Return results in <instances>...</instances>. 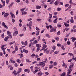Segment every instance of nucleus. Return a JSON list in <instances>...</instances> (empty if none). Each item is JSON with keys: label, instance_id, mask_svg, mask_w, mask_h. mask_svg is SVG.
Here are the masks:
<instances>
[{"label": "nucleus", "instance_id": "nucleus-63", "mask_svg": "<svg viewBox=\"0 0 76 76\" xmlns=\"http://www.w3.org/2000/svg\"><path fill=\"white\" fill-rule=\"evenodd\" d=\"M50 19V18L48 19V20L49 22H51L52 21Z\"/></svg>", "mask_w": 76, "mask_h": 76}, {"label": "nucleus", "instance_id": "nucleus-47", "mask_svg": "<svg viewBox=\"0 0 76 76\" xmlns=\"http://www.w3.org/2000/svg\"><path fill=\"white\" fill-rule=\"evenodd\" d=\"M70 22L72 23H74V20L73 19L70 20Z\"/></svg>", "mask_w": 76, "mask_h": 76}, {"label": "nucleus", "instance_id": "nucleus-37", "mask_svg": "<svg viewBox=\"0 0 76 76\" xmlns=\"http://www.w3.org/2000/svg\"><path fill=\"white\" fill-rule=\"evenodd\" d=\"M67 45H70V41L69 40H68L67 42Z\"/></svg>", "mask_w": 76, "mask_h": 76}, {"label": "nucleus", "instance_id": "nucleus-64", "mask_svg": "<svg viewBox=\"0 0 76 76\" xmlns=\"http://www.w3.org/2000/svg\"><path fill=\"white\" fill-rule=\"evenodd\" d=\"M69 3L70 4H72V0H70Z\"/></svg>", "mask_w": 76, "mask_h": 76}, {"label": "nucleus", "instance_id": "nucleus-62", "mask_svg": "<svg viewBox=\"0 0 76 76\" xmlns=\"http://www.w3.org/2000/svg\"><path fill=\"white\" fill-rule=\"evenodd\" d=\"M53 64L54 66H56V65H57V62H55L53 63Z\"/></svg>", "mask_w": 76, "mask_h": 76}, {"label": "nucleus", "instance_id": "nucleus-48", "mask_svg": "<svg viewBox=\"0 0 76 76\" xmlns=\"http://www.w3.org/2000/svg\"><path fill=\"white\" fill-rule=\"evenodd\" d=\"M73 11H71V12H70V14L71 15H73Z\"/></svg>", "mask_w": 76, "mask_h": 76}, {"label": "nucleus", "instance_id": "nucleus-6", "mask_svg": "<svg viewBox=\"0 0 76 76\" xmlns=\"http://www.w3.org/2000/svg\"><path fill=\"white\" fill-rule=\"evenodd\" d=\"M10 14L12 18H15V16L14 14L12 13V12H11L10 13Z\"/></svg>", "mask_w": 76, "mask_h": 76}, {"label": "nucleus", "instance_id": "nucleus-7", "mask_svg": "<svg viewBox=\"0 0 76 76\" xmlns=\"http://www.w3.org/2000/svg\"><path fill=\"white\" fill-rule=\"evenodd\" d=\"M37 74L38 75H39V76H41L44 74V73H42L41 71H40Z\"/></svg>", "mask_w": 76, "mask_h": 76}, {"label": "nucleus", "instance_id": "nucleus-27", "mask_svg": "<svg viewBox=\"0 0 76 76\" xmlns=\"http://www.w3.org/2000/svg\"><path fill=\"white\" fill-rule=\"evenodd\" d=\"M35 39H36V38L35 37H34L31 40H30V42H32V41H34V40H35Z\"/></svg>", "mask_w": 76, "mask_h": 76}, {"label": "nucleus", "instance_id": "nucleus-22", "mask_svg": "<svg viewBox=\"0 0 76 76\" xmlns=\"http://www.w3.org/2000/svg\"><path fill=\"white\" fill-rule=\"evenodd\" d=\"M42 47H43V49L46 48L47 47V45H46L43 44V46Z\"/></svg>", "mask_w": 76, "mask_h": 76}, {"label": "nucleus", "instance_id": "nucleus-36", "mask_svg": "<svg viewBox=\"0 0 76 76\" xmlns=\"http://www.w3.org/2000/svg\"><path fill=\"white\" fill-rule=\"evenodd\" d=\"M61 48L62 50H65V48H64V45H63Z\"/></svg>", "mask_w": 76, "mask_h": 76}, {"label": "nucleus", "instance_id": "nucleus-1", "mask_svg": "<svg viewBox=\"0 0 76 76\" xmlns=\"http://www.w3.org/2000/svg\"><path fill=\"white\" fill-rule=\"evenodd\" d=\"M37 66L40 67H41V66H42V67H44L45 66V63L42 62H39V64H38Z\"/></svg>", "mask_w": 76, "mask_h": 76}, {"label": "nucleus", "instance_id": "nucleus-5", "mask_svg": "<svg viewBox=\"0 0 76 76\" xmlns=\"http://www.w3.org/2000/svg\"><path fill=\"white\" fill-rule=\"evenodd\" d=\"M2 25L3 26H4V28H6V29H8V27H7V26L6 25V24H5L4 22H2Z\"/></svg>", "mask_w": 76, "mask_h": 76}, {"label": "nucleus", "instance_id": "nucleus-46", "mask_svg": "<svg viewBox=\"0 0 76 76\" xmlns=\"http://www.w3.org/2000/svg\"><path fill=\"white\" fill-rule=\"evenodd\" d=\"M16 61L18 63H20V60L19 59H17Z\"/></svg>", "mask_w": 76, "mask_h": 76}, {"label": "nucleus", "instance_id": "nucleus-3", "mask_svg": "<svg viewBox=\"0 0 76 76\" xmlns=\"http://www.w3.org/2000/svg\"><path fill=\"white\" fill-rule=\"evenodd\" d=\"M48 50V48H47L44 50V52H45L46 51V54H48L50 52V50Z\"/></svg>", "mask_w": 76, "mask_h": 76}, {"label": "nucleus", "instance_id": "nucleus-59", "mask_svg": "<svg viewBox=\"0 0 76 76\" xmlns=\"http://www.w3.org/2000/svg\"><path fill=\"white\" fill-rule=\"evenodd\" d=\"M58 51H56L55 52H54V54H57L58 53Z\"/></svg>", "mask_w": 76, "mask_h": 76}, {"label": "nucleus", "instance_id": "nucleus-21", "mask_svg": "<svg viewBox=\"0 0 76 76\" xmlns=\"http://www.w3.org/2000/svg\"><path fill=\"white\" fill-rule=\"evenodd\" d=\"M49 17L48 18V19H51L52 18V16L53 15L51 14H49Z\"/></svg>", "mask_w": 76, "mask_h": 76}, {"label": "nucleus", "instance_id": "nucleus-28", "mask_svg": "<svg viewBox=\"0 0 76 76\" xmlns=\"http://www.w3.org/2000/svg\"><path fill=\"white\" fill-rule=\"evenodd\" d=\"M66 76V72H64L61 75V76Z\"/></svg>", "mask_w": 76, "mask_h": 76}, {"label": "nucleus", "instance_id": "nucleus-50", "mask_svg": "<svg viewBox=\"0 0 76 76\" xmlns=\"http://www.w3.org/2000/svg\"><path fill=\"white\" fill-rule=\"evenodd\" d=\"M57 46H58V47H61V45L60 44L58 43L57 44Z\"/></svg>", "mask_w": 76, "mask_h": 76}, {"label": "nucleus", "instance_id": "nucleus-35", "mask_svg": "<svg viewBox=\"0 0 76 76\" xmlns=\"http://www.w3.org/2000/svg\"><path fill=\"white\" fill-rule=\"evenodd\" d=\"M45 36H46V37H48V38H50V36L49 35V34H46L45 35Z\"/></svg>", "mask_w": 76, "mask_h": 76}, {"label": "nucleus", "instance_id": "nucleus-39", "mask_svg": "<svg viewBox=\"0 0 76 76\" xmlns=\"http://www.w3.org/2000/svg\"><path fill=\"white\" fill-rule=\"evenodd\" d=\"M73 31L74 32H76V29H72V30L71 31V32H73Z\"/></svg>", "mask_w": 76, "mask_h": 76}, {"label": "nucleus", "instance_id": "nucleus-11", "mask_svg": "<svg viewBox=\"0 0 76 76\" xmlns=\"http://www.w3.org/2000/svg\"><path fill=\"white\" fill-rule=\"evenodd\" d=\"M36 46L37 48H40L41 47V45L39 44H36Z\"/></svg>", "mask_w": 76, "mask_h": 76}, {"label": "nucleus", "instance_id": "nucleus-16", "mask_svg": "<svg viewBox=\"0 0 76 76\" xmlns=\"http://www.w3.org/2000/svg\"><path fill=\"white\" fill-rule=\"evenodd\" d=\"M71 39H72V42H75V41H76V38H74L73 37H72L71 38Z\"/></svg>", "mask_w": 76, "mask_h": 76}, {"label": "nucleus", "instance_id": "nucleus-52", "mask_svg": "<svg viewBox=\"0 0 76 76\" xmlns=\"http://www.w3.org/2000/svg\"><path fill=\"white\" fill-rule=\"evenodd\" d=\"M43 6L44 7L45 9H46L47 8V6L46 5V4H45L43 5Z\"/></svg>", "mask_w": 76, "mask_h": 76}, {"label": "nucleus", "instance_id": "nucleus-45", "mask_svg": "<svg viewBox=\"0 0 76 76\" xmlns=\"http://www.w3.org/2000/svg\"><path fill=\"white\" fill-rule=\"evenodd\" d=\"M26 62H28V63H31V61H29V60L28 59H27L26 60Z\"/></svg>", "mask_w": 76, "mask_h": 76}, {"label": "nucleus", "instance_id": "nucleus-23", "mask_svg": "<svg viewBox=\"0 0 76 76\" xmlns=\"http://www.w3.org/2000/svg\"><path fill=\"white\" fill-rule=\"evenodd\" d=\"M54 4L55 6H57L59 4V3L57 1H56L55 2Z\"/></svg>", "mask_w": 76, "mask_h": 76}, {"label": "nucleus", "instance_id": "nucleus-19", "mask_svg": "<svg viewBox=\"0 0 76 76\" xmlns=\"http://www.w3.org/2000/svg\"><path fill=\"white\" fill-rule=\"evenodd\" d=\"M73 66H74V64L71 65L69 66V69L70 70V69H72V68H73Z\"/></svg>", "mask_w": 76, "mask_h": 76}, {"label": "nucleus", "instance_id": "nucleus-24", "mask_svg": "<svg viewBox=\"0 0 76 76\" xmlns=\"http://www.w3.org/2000/svg\"><path fill=\"white\" fill-rule=\"evenodd\" d=\"M25 26V25H23V27L24 28H23L24 29V31H26V27Z\"/></svg>", "mask_w": 76, "mask_h": 76}, {"label": "nucleus", "instance_id": "nucleus-56", "mask_svg": "<svg viewBox=\"0 0 76 76\" xmlns=\"http://www.w3.org/2000/svg\"><path fill=\"white\" fill-rule=\"evenodd\" d=\"M48 10L49 11H50V10H51V7H50L48 8Z\"/></svg>", "mask_w": 76, "mask_h": 76}, {"label": "nucleus", "instance_id": "nucleus-9", "mask_svg": "<svg viewBox=\"0 0 76 76\" xmlns=\"http://www.w3.org/2000/svg\"><path fill=\"white\" fill-rule=\"evenodd\" d=\"M23 51L24 53H25L26 54L28 53V50H26L25 49H23Z\"/></svg>", "mask_w": 76, "mask_h": 76}, {"label": "nucleus", "instance_id": "nucleus-55", "mask_svg": "<svg viewBox=\"0 0 76 76\" xmlns=\"http://www.w3.org/2000/svg\"><path fill=\"white\" fill-rule=\"evenodd\" d=\"M35 58H38L39 57V56H38L37 55H35Z\"/></svg>", "mask_w": 76, "mask_h": 76}, {"label": "nucleus", "instance_id": "nucleus-38", "mask_svg": "<svg viewBox=\"0 0 76 76\" xmlns=\"http://www.w3.org/2000/svg\"><path fill=\"white\" fill-rule=\"evenodd\" d=\"M14 4V3L13 2L11 3V4L9 6V7H10V6H13Z\"/></svg>", "mask_w": 76, "mask_h": 76}, {"label": "nucleus", "instance_id": "nucleus-32", "mask_svg": "<svg viewBox=\"0 0 76 76\" xmlns=\"http://www.w3.org/2000/svg\"><path fill=\"white\" fill-rule=\"evenodd\" d=\"M57 11H60V10H61V8H59V7H58L57 8Z\"/></svg>", "mask_w": 76, "mask_h": 76}, {"label": "nucleus", "instance_id": "nucleus-58", "mask_svg": "<svg viewBox=\"0 0 76 76\" xmlns=\"http://www.w3.org/2000/svg\"><path fill=\"white\" fill-rule=\"evenodd\" d=\"M37 63V61H34L32 62V64H36Z\"/></svg>", "mask_w": 76, "mask_h": 76}, {"label": "nucleus", "instance_id": "nucleus-13", "mask_svg": "<svg viewBox=\"0 0 76 76\" xmlns=\"http://www.w3.org/2000/svg\"><path fill=\"white\" fill-rule=\"evenodd\" d=\"M9 15L7 13H5L4 15V18H7Z\"/></svg>", "mask_w": 76, "mask_h": 76}, {"label": "nucleus", "instance_id": "nucleus-25", "mask_svg": "<svg viewBox=\"0 0 76 76\" xmlns=\"http://www.w3.org/2000/svg\"><path fill=\"white\" fill-rule=\"evenodd\" d=\"M64 25L66 27H68V26H69V24L67 23H64Z\"/></svg>", "mask_w": 76, "mask_h": 76}, {"label": "nucleus", "instance_id": "nucleus-29", "mask_svg": "<svg viewBox=\"0 0 76 76\" xmlns=\"http://www.w3.org/2000/svg\"><path fill=\"white\" fill-rule=\"evenodd\" d=\"M15 52H16V51L18 50V48L17 46H16L15 47Z\"/></svg>", "mask_w": 76, "mask_h": 76}, {"label": "nucleus", "instance_id": "nucleus-4", "mask_svg": "<svg viewBox=\"0 0 76 76\" xmlns=\"http://www.w3.org/2000/svg\"><path fill=\"white\" fill-rule=\"evenodd\" d=\"M72 71V69H69V68H68V72L67 73V75H70V74H71Z\"/></svg>", "mask_w": 76, "mask_h": 76}, {"label": "nucleus", "instance_id": "nucleus-2", "mask_svg": "<svg viewBox=\"0 0 76 76\" xmlns=\"http://www.w3.org/2000/svg\"><path fill=\"white\" fill-rule=\"evenodd\" d=\"M7 33L8 35V36H9L10 38V39H11V38H12V36L11 35V34H12V33L10 32L9 31H7Z\"/></svg>", "mask_w": 76, "mask_h": 76}, {"label": "nucleus", "instance_id": "nucleus-18", "mask_svg": "<svg viewBox=\"0 0 76 76\" xmlns=\"http://www.w3.org/2000/svg\"><path fill=\"white\" fill-rule=\"evenodd\" d=\"M17 34H18V31H16L14 33L13 35L16 36V35Z\"/></svg>", "mask_w": 76, "mask_h": 76}, {"label": "nucleus", "instance_id": "nucleus-15", "mask_svg": "<svg viewBox=\"0 0 76 76\" xmlns=\"http://www.w3.org/2000/svg\"><path fill=\"white\" fill-rule=\"evenodd\" d=\"M38 43V41L37 40H35L33 42H32V45H34V44H37Z\"/></svg>", "mask_w": 76, "mask_h": 76}, {"label": "nucleus", "instance_id": "nucleus-42", "mask_svg": "<svg viewBox=\"0 0 76 76\" xmlns=\"http://www.w3.org/2000/svg\"><path fill=\"white\" fill-rule=\"evenodd\" d=\"M24 35V34H19L20 37H23Z\"/></svg>", "mask_w": 76, "mask_h": 76}, {"label": "nucleus", "instance_id": "nucleus-30", "mask_svg": "<svg viewBox=\"0 0 76 76\" xmlns=\"http://www.w3.org/2000/svg\"><path fill=\"white\" fill-rule=\"evenodd\" d=\"M53 65H50L49 68L50 69H51L53 68Z\"/></svg>", "mask_w": 76, "mask_h": 76}, {"label": "nucleus", "instance_id": "nucleus-41", "mask_svg": "<svg viewBox=\"0 0 76 76\" xmlns=\"http://www.w3.org/2000/svg\"><path fill=\"white\" fill-rule=\"evenodd\" d=\"M55 39L56 41H58L59 40V37H55Z\"/></svg>", "mask_w": 76, "mask_h": 76}, {"label": "nucleus", "instance_id": "nucleus-44", "mask_svg": "<svg viewBox=\"0 0 76 76\" xmlns=\"http://www.w3.org/2000/svg\"><path fill=\"white\" fill-rule=\"evenodd\" d=\"M6 64L7 66L9 65V61H6Z\"/></svg>", "mask_w": 76, "mask_h": 76}, {"label": "nucleus", "instance_id": "nucleus-8", "mask_svg": "<svg viewBox=\"0 0 76 76\" xmlns=\"http://www.w3.org/2000/svg\"><path fill=\"white\" fill-rule=\"evenodd\" d=\"M22 68H19L18 69V71L17 72V73L18 74H19L20 73V72H22Z\"/></svg>", "mask_w": 76, "mask_h": 76}, {"label": "nucleus", "instance_id": "nucleus-33", "mask_svg": "<svg viewBox=\"0 0 76 76\" xmlns=\"http://www.w3.org/2000/svg\"><path fill=\"white\" fill-rule=\"evenodd\" d=\"M57 26L58 28H60V27H61L62 26L61 24H57Z\"/></svg>", "mask_w": 76, "mask_h": 76}, {"label": "nucleus", "instance_id": "nucleus-17", "mask_svg": "<svg viewBox=\"0 0 76 76\" xmlns=\"http://www.w3.org/2000/svg\"><path fill=\"white\" fill-rule=\"evenodd\" d=\"M57 19H58V18H56L53 21L54 23H57Z\"/></svg>", "mask_w": 76, "mask_h": 76}, {"label": "nucleus", "instance_id": "nucleus-12", "mask_svg": "<svg viewBox=\"0 0 76 76\" xmlns=\"http://www.w3.org/2000/svg\"><path fill=\"white\" fill-rule=\"evenodd\" d=\"M21 12H22V16L24 15H26V14H27V12H26L21 11Z\"/></svg>", "mask_w": 76, "mask_h": 76}, {"label": "nucleus", "instance_id": "nucleus-49", "mask_svg": "<svg viewBox=\"0 0 76 76\" xmlns=\"http://www.w3.org/2000/svg\"><path fill=\"white\" fill-rule=\"evenodd\" d=\"M35 55L34 53H33L31 56V57H34V56H35Z\"/></svg>", "mask_w": 76, "mask_h": 76}, {"label": "nucleus", "instance_id": "nucleus-31", "mask_svg": "<svg viewBox=\"0 0 76 76\" xmlns=\"http://www.w3.org/2000/svg\"><path fill=\"white\" fill-rule=\"evenodd\" d=\"M37 72H38V69H36L34 71L33 73L34 74H35Z\"/></svg>", "mask_w": 76, "mask_h": 76}, {"label": "nucleus", "instance_id": "nucleus-60", "mask_svg": "<svg viewBox=\"0 0 76 76\" xmlns=\"http://www.w3.org/2000/svg\"><path fill=\"white\" fill-rule=\"evenodd\" d=\"M24 71L25 72H28V69H24Z\"/></svg>", "mask_w": 76, "mask_h": 76}, {"label": "nucleus", "instance_id": "nucleus-53", "mask_svg": "<svg viewBox=\"0 0 76 76\" xmlns=\"http://www.w3.org/2000/svg\"><path fill=\"white\" fill-rule=\"evenodd\" d=\"M32 45V42H31L30 43V44L29 45H28V47H31V45Z\"/></svg>", "mask_w": 76, "mask_h": 76}, {"label": "nucleus", "instance_id": "nucleus-14", "mask_svg": "<svg viewBox=\"0 0 76 76\" xmlns=\"http://www.w3.org/2000/svg\"><path fill=\"white\" fill-rule=\"evenodd\" d=\"M9 36H7V37H6L4 39V41H7V40H8V39H9Z\"/></svg>", "mask_w": 76, "mask_h": 76}, {"label": "nucleus", "instance_id": "nucleus-40", "mask_svg": "<svg viewBox=\"0 0 76 76\" xmlns=\"http://www.w3.org/2000/svg\"><path fill=\"white\" fill-rule=\"evenodd\" d=\"M56 48V46L54 45L52 47V49L53 50H55Z\"/></svg>", "mask_w": 76, "mask_h": 76}, {"label": "nucleus", "instance_id": "nucleus-54", "mask_svg": "<svg viewBox=\"0 0 76 76\" xmlns=\"http://www.w3.org/2000/svg\"><path fill=\"white\" fill-rule=\"evenodd\" d=\"M4 33H3L1 36V38H4Z\"/></svg>", "mask_w": 76, "mask_h": 76}, {"label": "nucleus", "instance_id": "nucleus-61", "mask_svg": "<svg viewBox=\"0 0 76 76\" xmlns=\"http://www.w3.org/2000/svg\"><path fill=\"white\" fill-rule=\"evenodd\" d=\"M20 0H17L16 1V3H20Z\"/></svg>", "mask_w": 76, "mask_h": 76}, {"label": "nucleus", "instance_id": "nucleus-10", "mask_svg": "<svg viewBox=\"0 0 76 76\" xmlns=\"http://www.w3.org/2000/svg\"><path fill=\"white\" fill-rule=\"evenodd\" d=\"M36 8L37 9H40L41 8V7L39 5H37L36 7Z\"/></svg>", "mask_w": 76, "mask_h": 76}, {"label": "nucleus", "instance_id": "nucleus-51", "mask_svg": "<svg viewBox=\"0 0 76 76\" xmlns=\"http://www.w3.org/2000/svg\"><path fill=\"white\" fill-rule=\"evenodd\" d=\"M39 31H38V32H37L36 33V35H37V36L39 35Z\"/></svg>", "mask_w": 76, "mask_h": 76}, {"label": "nucleus", "instance_id": "nucleus-26", "mask_svg": "<svg viewBox=\"0 0 76 76\" xmlns=\"http://www.w3.org/2000/svg\"><path fill=\"white\" fill-rule=\"evenodd\" d=\"M56 29L57 27L56 26L54 27L53 29V32H56Z\"/></svg>", "mask_w": 76, "mask_h": 76}, {"label": "nucleus", "instance_id": "nucleus-20", "mask_svg": "<svg viewBox=\"0 0 76 76\" xmlns=\"http://www.w3.org/2000/svg\"><path fill=\"white\" fill-rule=\"evenodd\" d=\"M29 26H32V21H30L29 23Z\"/></svg>", "mask_w": 76, "mask_h": 76}, {"label": "nucleus", "instance_id": "nucleus-43", "mask_svg": "<svg viewBox=\"0 0 76 76\" xmlns=\"http://www.w3.org/2000/svg\"><path fill=\"white\" fill-rule=\"evenodd\" d=\"M60 31H59L57 33V35H60Z\"/></svg>", "mask_w": 76, "mask_h": 76}, {"label": "nucleus", "instance_id": "nucleus-34", "mask_svg": "<svg viewBox=\"0 0 76 76\" xmlns=\"http://www.w3.org/2000/svg\"><path fill=\"white\" fill-rule=\"evenodd\" d=\"M15 41H14L13 42H11L10 43H9V44L10 45H12V44H15Z\"/></svg>", "mask_w": 76, "mask_h": 76}, {"label": "nucleus", "instance_id": "nucleus-57", "mask_svg": "<svg viewBox=\"0 0 76 76\" xmlns=\"http://www.w3.org/2000/svg\"><path fill=\"white\" fill-rule=\"evenodd\" d=\"M25 9H26V8H22L21 9V11H22L21 12H22V11H23L24 10H25Z\"/></svg>", "mask_w": 76, "mask_h": 76}]
</instances>
